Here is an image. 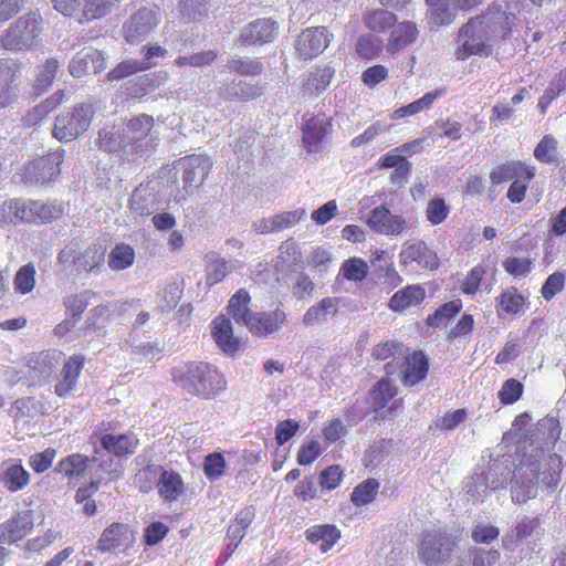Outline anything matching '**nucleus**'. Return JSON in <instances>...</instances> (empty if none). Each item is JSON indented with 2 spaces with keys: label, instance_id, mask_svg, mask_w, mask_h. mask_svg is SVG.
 I'll return each instance as SVG.
<instances>
[{
  "label": "nucleus",
  "instance_id": "f257e3e1",
  "mask_svg": "<svg viewBox=\"0 0 566 566\" xmlns=\"http://www.w3.org/2000/svg\"><path fill=\"white\" fill-rule=\"evenodd\" d=\"M562 428L555 417L541 419L530 437L511 481L512 500L525 503L537 495L539 486L554 489L560 480L562 458L551 453Z\"/></svg>",
  "mask_w": 566,
  "mask_h": 566
},
{
  "label": "nucleus",
  "instance_id": "f03ea898",
  "mask_svg": "<svg viewBox=\"0 0 566 566\" xmlns=\"http://www.w3.org/2000/svg\"><path fill=\"white\" fill-rule=\"evenodd\" d=\"M172 380L185 392L203 399H212L226 389L223 375L212 365L188 363L172 369Z\"/></svg>",
  "mask_w": 566,
  "mask_h": 566
},
{
  "label": "nucleus",
  "instance_id": "7ed1b4c3",
  "mask_svg": "<svg viewBox=\"0 0 566 566\" xmlns=\"http://www.w3.org/2000/svg\"><path fill=\"white\" fill-rule=\"evenodd\" d=\"M128 139V154L143 157L150 154L158 145L159 138L154 130V118L147 114H139L123 120Z\"/></svg>",
  "mask_w": 566,
  "mask_h": 566
},
{
  "label": "nucleus",
  "instance_id": "20e7f679",
  "mask_svg": "<svg viewBox=\"0 0 566 566\" xmlns=\"http://www.w3.org/2000/svg\"><path fill=\"white\" fill-rule=\"evenodd\" d=\"M94 113L92 103H82L72 111L57 115L52 129L53 136L63 143L76 139L87 130Z\"/></svg>",
  "mask_w": 566,
  "mask_h": 566
},
{
  "label": "nucleus",
  "instance_id": "39448f33",
  "mask_svg": "<svg viewBox=\"0 0 566 566\" xmlns=\"http://www.w3.org/2000/svg\"><path fill=\"white\" fill-rule=\"evenodd\" d=\"M504 471L500 464L493 463L488 470L473 473L464 482L465 494L473 502H484L492 491L506 485L507 474Z\"/></svg>",
  "mask_w": 566,
  "mask_h": 566
},
{
  "label": "nucleus",
  "instance_id": "423d86ee",
  "mask_svg": "<svg viewBox=\"0 0 566 566\" xmlns=\"http://www.w3.org/2000/svg\"><path fill=\"white\" fill-rule=\"evenodd\" d=\"M455 546L454 539L442 532H428L420 544L419 556L427 565L446 563Z\"/></svg>",
  "mask_w": 566,
  "mask_h": 566
},
{
  "label": "nucleus",
  "instance_id": "0eeeda50",
  "mask_svg": "<svg viewBox=\"0 0 566 566\" xmlns=\"http://www.w3.org/2000/svg\"><path fill=\"white\" fill-rule=\"evenodd\" d=\"M507 20V15L499 6L492 4L484 12L478 14L462 25L459 35H490L500 32Z\"/></svg>",
  "mask_w": 566,
  "mask_h": 566
},
{
  "label": "nucleus",
  "instance_id": "6e6552de",
  "mask_svg": "<svg viewBox=\"0 0 566 566\" xmlns=\"http://www.w3.org/2000/svg\"><path fill=\"white\" fill-rule=\"evenodd\" d=\"M63 151H55L29 163L22 172L25 184H45L60 175Z\"/></svg>",
  "mask_w": 566,
  "mask_h": 566
},
{
  "label": "nucleus",
  "instance_id": "1a4fd4ad",
  "mask_svg": "<svg viewBox=\"0 0 566 566\" xmlns=\"http://www.w3.org/2000/svg\"><path fill=\"white\" fill-rule=\"evenodd\" d=\"M399 260L405 268L416 263L420 269L432 271L439 265L437 253L421 240L406 241L401 247Z\"/></svg>",
  "mask_w": 566,
  "mask_h": 566
},
{
  "label": "nucleus",
  "instance_id": "9d476101",
  "mask_svg": "<svg viewBox=\"0 0 566 566\" xmlns=\"http://www.w3.org/2000/svg\"><path fill=\"white\" fill-rule=\"evenodd\" d=\"M20 71V65L15 61L0 60V111L17 103Z\"/></svg>",
  "mask_w": 566,
  "mask_h": 566
},
{
  "label": "nucleus",
  "instance_id": "9b49d317",
  "mask_svg": "<svg viewBox=\"0 0 566 566\" xmlns=\"http://www.w3.org/2000/svg\"><path fill=\"white\" fill-rule=\"evenodd\" d=\"M286 319L282 308L272 312H253L247 317L244 325L255 336L269 337L280 331Z\"/></svg>",
  "mask_w": 566,
  "mask_h": 566
},
{
  "label": "nucleus",
  "instance_id": "f8f14e48",
  "mask_svg": "<svg viewBox=\"0 0 566 566\" xmlns=\"http://www.w3.org/2000/svg\"><path fill=\"white\" fill-rule=\"evenodd\" d=\"M367 223L374 231L384 235H399L407 229V221L403 217L392 214L382 206L370 212Z\"/></svg>",
  "mask_w": 566,
  "mask_h": 566
},
{
  "label": "nucleus",
  "instance_id": "ddd939ff",
  "mask_svg": "<svg viewBox=\"0 0 566 566\" xmlns=\"http://www.w3.org/2000/svg\"><path fill=\"white\" fill-rule=\"evenodd\" d=\"M97 143L103 151L123 154L126 157L132 156V154H128L129 144L123 122L102 127L98 132Z\"/></svg>",
  "mask_w": 566,
  "mask_h": 566
},
{
  "label": "nucleus",
  "instance_id": "4468645a",
  "mask_svg": "<svg viewBox=\"0 0 566 566\" xmlns=\"http://www.w3.org/2000/svg\"><path fill=\"white\" fill-rule=\"evenodd\" d=\"M396 395L397 388L388 379H381L375 385L370 392V397L374 410L379 418L385 419L395 415V411L401 405L400 400H394L388 408L386 407Z\"/></svg>",
  "mask_w": 566,
  "mask_h": 566
},
{
  "label": "nucleus",
  "instance_id": "2eb2a0df",
  "mask_svg": "<svg viewBox=\"0 0 566 566\" xmlns=\"http://www.w3.org/2000/svg\"><path fill=\"white\" fill-rule=\"evenodd\" d=\"M33 528V514L22 511L0 524V544H12L24 538Z\"/></svg>",
  "mask_w": 566,
  "mask_h": 566
},
{
  "label": "nucleus",
  "instance_id": "dca6fc26",
  "mask_svg": "<svg viewBox=\"0 0 566 566\" xmlns=\"http://www.w3.org/2000/svg\"><path fill=\"white\" fill-rule=\"evenodd\" d=\"M177 167L182 170V181L186 188L201 184L210 172L212 163L205 155H191L179 159Z\"/></svg>",
  "mask_w": 566,
  "mask_h": 566
},
{
  "label": "nucleus",
  "instance_id": "f3484780",
  "mask_svg": "<svg viewBox=\"0 0 566 566\" xmlns=\"http://www.w3.org/2000/svg\"><path fill=\"white\" fill-rule=\"evenodd\" d=\"M398 367L401 368V380L406 386H413L426 378L428 374L429 363L421 352L405 354L400 358Z\"/></svg>",
  "mask_w": 566,
  "mask_h": 566
},
{
  "label": "nucleus",
  "instance_id": "a211bd4d",
  "mask_svg": "<svg viewBox=\"0 0 566 566\" xmlns=\"http://www.w3.org/2000/svg\"><path fill=\"white\" fill-rule=\"evenodd\" d=\"M331 128V120L324 114L307 118L303 125V143L307 150H317Z\"/></svg>",
  "mask_w": 566,
  "mask_h": 566
},
{
  "label": "nucleus",
  "instance_id": "6ab92c4d",
  "mask_svg": "<svg viewBox=\"0 0 566 566\" xmlns=\"http://www.w3.org/2000/svg\"><path fill=\"white\" fill-rule=\"evenodd\" d=\"M160 22L158 7L142 8L130 15L126 23L128 35H145L155 30Z\"/></svg>",
  "mask_w": 566,
  "mask_h": 566
},
{
  "label": "nucleus",
  "instance_id": "aec40b11",
  "mask_svg": "<svg viewBox=\"0 0 566 566\" xmlns=\"http://www.w3.org/2000/svg\"><path fill=\"white\" fill-rule=\"evenodd\" d=\"M84 357L82 355L71 356L64 364L60 374V378L55 385V392L59 396H65L72 391L77 384V378L84 366Z\"/></svg>",
  "mask_w": 566,
  "mask_h": 566
},
{
  "label": "nucleus",
  "instance_id": "412c9836",
  "mask_svg": "<svg viewBox=\"0 0 566 566\" xmlns=\"http://www.w3.org/2000/svg\"><path fill=\"white\" fill-rule=\"evenodd\" d=\"M426 297V290L419 284L407 285L397 291L389 300L388 307L401 313L409 307L419 305Z\"/></svg>",
  "mask_w": 566,
  "mask_h": 566
},
{
  "label": "nucleus",
  "instance_id": "4be33fe9",
  "mask_svg": "<svg viewBox=\"0 0 566 566\" xmlns=\"http://www.w3.org/2000/svg\"><path fill=\"white\" fill-rule=\"evenodd\" d=\"M211 334L219 346L226 354H233L238 350L239 340L233 336L232 324L229 318L218 316L211 324Z\"/></svg>",
  "mask_w": 566,
  "mask_h": 566
},
{
  "label": "nucleus",
  "instance_id": "5701e85b",
  "mask_svg": "<svg viewBox=\"0 0 566 566\" xmlns=\"http://www.w3.org/2000/svg\"><path fill=\"white\" fill-rule=\"evenodd\" d=\"M1 221L9 224L32 223V200L10 199L1 207Z\"/></svg>",
  "mask_w": 566,
  "mask_h": 566
},
{
  "label": "nucleus",
  "instance_id": "b1692460",
  "mask_svg": "<svg viewBox=\"0 0 566 566\" xmlns=\"http://www.w3.org/2000/svg\"><path fill=\"white\" fill-rule=\"evenodd\" d=\"M30 475L17 461L7 460L1 463L0 481L10 492H18L28 485Z\"/></svg>",
  "mask_w": 566,
  "mask_h": 566
},
{
  "label": "nucleus",
  "instance_id": "393cba45",
  "mask_svg": "<svg viewBox=\"0 0 566 566\" xmlns=\"http://www.w3.org/2000/svg\"><path fill=\"white\" fill-rule=\"evenodd\" d=\"M339 305L338 297H324L306 310L302 317V324L306 327L317 323L327 322L329 316L337 313Z\"/></svg>",
  "mask_w": 566,
  "mask_h": 566
},
{
  "label": "nucleus",
  "instance_id": "a878e982",
  "mask_svg": "<svg viewBox=\"0 0 566 566\" xmlns=\"http://www.w3.org/2000/svg\"><path fill=\"white\" fill-rule=\"evenodd\" d=\"M523 174H525L526 181H531L535 176V168L522 163H506L491 171L490 180L493 185H500L512 179L522 178Z\"/></svg>",
  "mask_w": 566,
  "mask_h": 566
},
{
  "label": "nucleus",
  "instance_id": "bb28decb",
  "mask_svg": "<svg viewBox=\"0 0 566 566\" xmlns=\"http://www.w3.org/2000/svg\"><path fill=\"white\" fill-rule=\"evenodd\" d=\"M157 488L160 497L165 502H174L185 492V483L181 475L172 470L161 471Z\"/></svg>",
  "mask_w": 566,
  "mask_h": 566
},
{
  "label": "nucleus",
  "instance_id": "cd10ccee",
  "mask_svg": "<svg viewBox=\"0 0 566 566\" xmlns=\"http://www.w3.org/2000/svg\"><path fill=\"white\" fill-rule=\"evenodd\" d=\"M105 249L101 245L80 248L75 271L77 273H96L104 264Z\"/></svg>",
  "mask_w": 566,
  "mask_h": 566
},
{
  "label": "nucleus",
  "instance_id": "c85d7f7f",
  "mask_svg": "<svg viewBox=\"0 0 566 566\" xmlns=\"http://www.w3.org/2000/svg\"><path fill=\"white\" fill-rule=\"evenodd\" d=\"M408 352L405 346L398 342H385L378 344L373 349V356L379 360H386L392 357V361L386 364L385 369L387 375H394L400 364V358Z\"/></svg>",
  "mask_w": 566,
  "mask_h": 566
},
{
  "label": "nucleus",
  "instance_id": "c756f323",
  "mask_svg": "<svg viewBox=\"0 0 566 566\" xmlns=\"http://www.w3.org/2000/svg\"><path fill=\"white\" fill-rule=\"evenodd\" d=\"M137 443L138 440L130 434H104L101 438L103 449L117 457L132 454Z\"/></svg>",
  "mask_w": 566,
  "mask_h": 566
},
{
  "label": "nucleus",
  "instance_id": "7c9ffc66",
  "mask_svg": "<svg viewBox=\"0 0 566 566\" xmlns=\"http://www.w3.org/2000/svg\"><path fill=\"white\" fill-rule=\"evenodd\" d=\"M155 209V196L147 188L137 187L129 199V210L134 218L143 219Z\"/></svg>",
  "mask_w": 566,
  "mask_h": 566
},
{
  "label": "nucleus",
  "instance_id": "2f4dec72",
  "mask_svg": "<svg viewBox=\"0 0 566 566\" xmlns=\"http://www.w3.org/2000/svg\"><path fill=\"white\" fill-rule=\"evenodd\" d=\"M311 543H321V551L326 553L340 537V532L334 525H315L305 533Z\"/></svg>",
  "mask_w": 566,
  "mask_h": 566
},
{
  "label": "nucleus",
  "instance_id": "473e14b6",
  "mask_svg": "<svg viewBox=\"0 0 566 566\" xmlns=\"http://www.w3.org/2000/svg\"><path fill=\"white\" fill-rule=\"evenodd\" d=\"M96 459L90 460L86 455L74 453L61 460L56 471L66 478L81 476L90 465H94Z\"/></svg>",
  "mask_w": 566,
  "mask_h": 566
},
{
  "label": "nucleus",
  "instance_id": "72a5a7b5",
  "mask_svg": "<svg viewBox=\"0 0 566 566\" xmlns=\"http://www.w3.org/2000/svg\"><path fill=\"white\" fill-rule=\"evenodd\" d=\"M446 94V90L440 88L424 94L421 98L397 108L392 115V119H398L411 115H416L424 109H429L432 107L434 101L439 97H442Z\"/></svg>",
  "mask_w": 566,
  "mask_h": 566
},
{
  "label": "nucleus",
  "instance_id": "f704fd0d",
  "mask_svg": "<svg viewBox=\"0 0 566 566\" xmlns=\"http://www.w3.org/2000/svg\"><path fill=\"white\" fill-rule=\"evenodd\" d=\"M129 530L126 524L114 523L108 526L102 534L98 541V547L101 551H112L128 541Z\"/></svg>",
  "mask_w": 566,
  "mask_h": 566
},
{
  "label": "nucleus",
  "instance_id": "c9c22d12",
  "mask_svg": "<svg viewBox=\"0 0 566 566\" xmlns=\"http://www.w3.org/2000/svg\"><path fill=\"white\" fill-rule=\"evenodd\" d=\"M232 270L233 265L228 263L223 258H220L216 253L208 254L206 264L207 285L213 286L221 282Z\"/></svg>",
  "mask_w": 566,
  "mask_h": 566
},
{
  "label": "nucleus",
  "instance_id": "e433bc0d",
  "mask_svg": "<svg viewBox=\"0 0 566 566\" xmlns=\"http://www.w3.org/2000/svg\"><path fill=\"white\" fill-rule=\"evenodd\" d=\"M364 23L373 32L386 33L397 23V17L385 9H375L364 17Z\"/></svg>",
  "mask_w": 566,
  "mask_h": 566
},
{
  "label": "nucleus",
  "instance_id": "4c0bfd02",
  "mask_svg": "<svg viewBox=\"0 0 566 566\" xmlns=\"http://www.w3.org/2000/svg\"><path fill=\"white\" fill-rule=\"evenodd\" d=\"M220 95L228 101H248L261 95V87L250 82L240 81L222 87Z\"/></svg>",
  "mask_w": 566,
  "mask_h": 566
},
{
  "label": "nucleus",
  "instance_id": "58836bf2",
  "mask_svg": "<svg viewBox=\"0 0 566 566\" xmlns=\"http://www.w3.org/2000/svg\"><path fill=\"white\" fill-rule=\"evenodd\" d=\"M119 1L120 0H85L78 22H90L105 17Z\"/></svg>",
  "mask_w": 566,
  "mask_h": 566
},
{
  "label": "nucleus",
  "instance_id": "ea45409f",
  "mask_svg": "<svg viewBox=\"0 0 566 566\" xmlns=\"http://www.w3.org/2000/svg\"><path fill=\"white\" fill-rule=\"evenodd\" d=\"M62 213V205L56 201L32 200V223L50 222L57 219Z\"/></svg>",
  "mask_w": 566,
  "mask_h": 566
},
{
  "label": "nucleus",
  "instance_id": "a19ab883",
  "mask_svg": "<svg viewBox=\"0 0 566 566\" xmlns=\"http://www.w3.org/2000/svg\"><path fill=\"white\" fill-rule=\"evenodd\" d=\"M135 261L134 249L125 243L116 244L108 254V266L113 271H123L133 265Z\"/></svg>",
  "mask_w": 566,
  "mask_h": 566
},
{
  "label": "nucleus",
  "instance_id": "79ce46f5",
  "mask_svg": "<svg viewBox=\"0 0 566 566\" xmlns=\"http://www.w3.org/2000/svg\"><path fill=\"white\" fill-rule=\"evenodd\" d=\"M41 31V15L36 12H30L15 21L8 35H35Z\"/></svg>",
  "mask_w": 566,
  "mask_h": 566
},
{
  "label": "nucleus",
  "instance_id": "37998d69",
  "mask_svg": "<svg viewBox=\"0 0 566 566\" xmlns=\"http://www.w3.org/2000/svg\"><path fill=\"white\" fill-rule=\"evenodd\" d=\"M250 295L245 290H239L237 293L230 298L228 304V310L232 317L238 323H245L247 317L253 312L248 308L250 303Z\"/></svg>",
  "mask_w": 566,
  "mask_h": 566
},
{
  "label": "nucleus",
  "instance_id": "c03bdc74",
  "mask_svg": "<svg viewBox=\"0 0 566 566\" xmlns=\"http://www.w3.org/2000/svg\"><path fill=\"white\" fill-rule=\"evenodd\" d=\"M280 254L276 258L275 268L282 271L284 268L298 266L302 256L298 247L293 241H285L280 245Z\"/></svg>",
  "mask_w": 566,
  "mask_h": 566
},
{
  "label": "nucleus",
  "instance_id": "a18cd8bd",
  "mask_svg": "<svg viewBox=\"0 0 566 566\" xmlns=\"http://www.w3.org/2000/svg\"><path fill=\"white\" fill-rule=\"evenodd\" d=\"M327 38H298L296 52L303 60L317 56L327 48Z\"/></svg>",
  "mask_w": 566,
  "mask_h": 566
},
{
  "label": "nucleus",
  "instance_id": "49530a36",
  "mask_svg": "<svg viewBox=\"0 0 566 566\" xmlns=\"http://www.w3.org/2000/svg\"><path fill=\"white\" fill-rule=\"evenodd\" d=\"M492 53L491 45L482 41V38H468V40L455 50L457 60H465L472 55L488 56Z\"/></svg>",
  "mask_w": 566,
  "mask_h": 566
},
{
  "label": "nucleus",
  "instance_id": "de8ad7c7",
  "mask_svg": "<svg viewBox=\"0 0 566 566\" xmlns=\"http://www.w3.org/2000/svg\"><path fill=\"white\" fill-rule=\"evenodd\" d=\"M332 76L333 71L331 67L325 66L322 69H316L310 73L304 84V90L308 94H318L328 86Z\"/></svg>",
  "mask_w": 566,
  "mask_h": 566
},
{
  "label": "nucleus",
  "instance_id": "09e8293b",
  "mask_svg": "<svg viewBox=\"0 0 566 566\" xmlns=\"http://www.w3.org/2000/svg\"><path fill=\"white\" fill-rule=\"evenodd\" d=\"M378 490V481L375 479H367L354 489L352 493V501L357 506L369 504L374 501Z\"/></svg>",
  "mask_w": 566,
  "mask_h": 566
},
{
  "label": "nucleus",
  "instance_id": "8fccbe9b",
  "mask_svg": "<svg viewBox=\"0 0 566 566\" xmlns=\"http://www.w3.org/2000/svg\"><path fill=\"white\" fill-rule=\"evenodd\" d=\"M455 9L450 7V3H442L437 6L427 7V18L437 27H446L451 24L455 19Z\"/></svg>",
  "mask_w": 566,
  "mask_h": 566
},
{
  "label": "nucleus",
  "instance_id": "3c124183",
  "mask_svg": "<svg viewBox=\"0 0 566 566\" xmlns=\"http://www.w3.org/2000/svg\"><path fill=\"white\" fill-rule=\"evenodd\" d=\"M314 289L315 284L305 273L298 272L292 277L290 290L295 298L300 301L311 298L313 296Z\"/></svg>",
  "mask_w": 566,
  "mask_h": 566
},
{
  "label": "nucleus",
  "instance_id": "603ef678",
  "mask_svg": "<svg viewBox=\"0 0 566 566\" xmlns=\"http://www.w3.org/2000/svg\"><path fill=\"white\" fill-rule=\"evenodd\" d=\"M339 273L348 281L360 282L368 273V265L359 258H352L342 264Z\"/></svg>",
  "mask_w": 566,
  "mask_h": 566
},
{
  "label": "nucleus",
  "instance_id": "864d4df0",
  "mask_svg": "<svg viewBox=\"0 0 566 566\" xmlns=\"http://www.w3.org/2000/svg\"><path fill=\"white\" fill-rule=\"evenodd\" d=\"M535 158L544 164H553L557 160V140L546 135L538 143L534 150Z\"/></svg>",
  "mask_w": 566,
  "mask_h": 566
},
{
  "label": "nucleus",
  "instance_id": "5fc2aeb1",
  "mask_svg": "<svg viewBox=\"0 0 566 566\" xmlns=\"http://www.w3.org/2000/svg\"><path fill=\"white\" fill-rule=\"evenodd\" d=\"M178 9L185 22L197 21L207 14L206 3L201 0H180Z\"/></svg>",
  "mask_w": 566,
  "mask_h": 566
},
{
  "label": "nucleus",
  "instance_id": "6e6d98bb",
  "mask_svg": "<svg viewBox=\"0 0 566 566\" xmlns=\"http://www.w3.org/2000/svg\"><path fill=\"white\" fill-rule=\"evenodd\" d=\"M461 307L462 304L459 300L444 303L432 315H429L427 324L436 327L446 324L448 319L461 311Z\"/></svg>",
  "mask_w": 566,
  "mask_h": 566
},
{
  "label": "nucleus",
  "instance_id": "4d7b16f0",
  "mask_svg": "<svg viewBox=\"0 0 566 566\" xmlns=\"http://www.w3.org/2000/svg\"><path fill=\"white\" fill-rule=\"evenodd\" d=\"M391 125H388L381 120H377L368 126L361 134L354 137L350 145L355 148L361 147L366 144L374 142L379 135L388 133Z\"/></svg>",
  "mask_w": 566,
  "mask_h": 566
},
{
  "label": "nucleus",
  "instance_id": "13d9d810",
  "mask_svg": "<svg viewBox=\"0 0 566 566\" xmlns=\"http://www.w3.org/2000/svg\"><path fill=\"white\" fill-rule=\"evenodd\" d=\"M35 285V268L29 263L20 268L14 277V287L21 294L30 293Z\"/></svg>",
  "mask_w": 566,
  "mask_h": 566
},
{
  "label": "nucleus",
  "instance_id": "bf43d9fd",
  "mask_svg": "<svg viewBox=\"0 0 566 566\" xmlns=\"http://www.w3.org/2000/svg\"><path fill=\"white\" fill-rule=\"evenodd\" d=\"M151 67L149 62H137L134 60H126L119 63L115 69H113L108 74V80H120L137 72L144 71Z\"/></svg>",
  "mask_w": 566,
  "mask_h": 566
},
{
  "label": "nucleus",
  "instance_id": "052dcab7",
  "mask_svg": "<svg viewBox=\"0 0 566 566\" xmlns=\"http://www.w3.org/2000/svg\"><path fill=\"white\" fill-rule=\"evenodd\" d=\"M523 304V296L514 287L505 290L499 297V306L507 314H517Z\"/></svg>",
  "mask_w": 566,
  "mask_h": 566
},
{
  "label": "nucleus",
  "instance_id": "680f3d73",
  "mask_svg": "<svg viewBox=\"0 0 566 566\" xmlns=\"http://www.w3.org/2000/svg\"><path fill=\"white\" fill-rule=\"evenodd\" d=\"M450 208L442 198H434L427 205L426 217L432 226L441 224L449 216Z\"/></svg>",
  "mask_w": 566,
  "mask_h": 566
},
{
  "label": "nucleus",
  "instance_id": "e2e57ef3",
  "mask_svg": "<svg viewBox=\"0 0 566 566\" xmlns=\"http://www.w3.org/2000/svg\"><path fill=\"white\" fill-rule=\"evenodd\" d=\"M95 297V292L84 290L77 294L70 295L64 300V305L74 316H80Z\"/></svg>",
  "mask_w": 566,
  "mask_h": 566
},
{
  "label": "nucleus",
  "instance_id": "0e129e2a",
  "mask_svg": "<svg viewBox=\"0 0 566 566\" xmlns=\"http://www.w3.org/2000/svg\"><path fill=\"white\" fill-rule=\"evenodd\" d=\"M356 51L359 56L366 60L375 59L382 51L380 38H358Z\"/></svg>",
  "mask_w": 566,
  "mask_h": 566
},
{
  "label": "nucleus",
  "instance_id": "69168bd1",
  "mask_svg": "<svg viewBox=\"0 0 566 566\" xmlns=\"http://www.w3.org/2000/svg\"><path fill=\"white\" fill-rule=\"evenodd\" d=\"M523 394V385L514 378L507 379L501 390L499 391V398L502 403L511 405L517 401Z\"/></svg>",
  "mask_w": 566,
  "mask_h": 566
},
{
  "label": "nucleus",
  "instance_id": "338daca9",
  "mask_svg": "<svg viewBox=\"0 0 566 566\" xmlns=\"http://www.w3.org/2000/svg\"><path fill=\"white\" fill-rule=\"evenodd\" d=\"M565 286V274L563 272H554L551 274L541 289L542 296L549 301L554 298Z\"/></svg>",
  "mask_w": 566,
  "mask_h": 566
},
{
  "label": "nucleus",
  "instance_id": "774afa93",
  "mask_svg": "<svg viewBox=\"0 0 566 566\" xmlns=\"http://www.w3.org/2000/svg\"><path fill=\"white\" fill-rule=\"evenodd\" d=\"M224 469L226 461L221 453H210L206 457L203 470L209 479L216 480L221 478L224 474Z\"/></svg>",
  "mask_w": 566,
  "mask_h": 566
}]
</instances>
